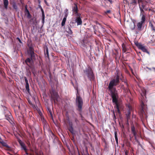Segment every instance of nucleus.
<instances>
[{
  "label": "nucleus",
  "instance_id": "4d7b16f0",
  "mask_svg": "<svg viewBox=\"0 0 155 155\" xmlns=\"http://www.w3.org/2000/svg\"><path fill=\"white\" fill-rule=\"evenodd\" d=\"M154 83H155V81H154Z\"/></svg>",
  "mask_w": 155,
  "mask_h": 155
},
{
  "label": "nucleus",
  "instance_id": "a19ab883",
  "mask_svg": "<svg viewBox=\"0 0 155 155\" xmlns=\"http://www.w3.org/2000/svg\"><path fill=\"white\" fill-rule=\"evenodd\" d=\"M128 151L127 150H126L125 151V155H128Z\"/></svg>",
  "mask_w": 155,
  "mask_h": 155
},
{
  "label": "nucleus",
  "instance_id": "cd10ccee",
  "mask_svg": "<svg viewBox=\"0 0 155 155\" xmlns=\"http://www.w3.org/2000/svg\"><path fill=\"white\" fill-rule=\"evenodd\" d=\"M68 33L70 35H72L73 32L72 30L71 29V28L70 27H68V31H67Z\"/></svg>",
  "mask_w": 155,
  "mask_h": 155
},
{
  "label": "nucleus",
  "instance_id": "ea45409f",
  "mask_svg": "<svg viewBox=\"0 0 155 155\" xmlns=\"http://www.w3.org/2000/svg\"><path fill=\"white\" fill-rule=\"evenodd\" d=\"M41 13H42V14H44V10L43 9L42 7H41Z\"/></svg>",
  "mask_w": 155,
  "mask_h": 155
},
{
  "label": "nucleus",
  "instance_id": "58836bf2",
  "mask_svg": "<svg viewBox=\"0 0 155 155\" xmlns=\"http://www.w3.org/2000/svg\"><path fill=\"white\" fill-rule=\"evenodd\" d=\"M25 11L26 12L28 13V15H30V13H29V11L27 9V7H25Z\"/></svg>",
  "mask_w": 155,
  "mask_h": 155
},
{
  "label": "nucleus",
  "instance_id": "a18cd8bd",
  "mask_svg": "<svg viewBox=\"0 0 155 155\" xmlns=\"http://www.w3.org/2000/svg\"><path fill=\"white\" fill-rule=\"evenodd\" d=\"M146 68H147V69H148V70H151V69L150 68H149V67H146Z\"/></svg>",
  "mask_w": 155,
  "mask_h": 155
},
{
  "label": "nucleus",
  "instance_id": "6e6d98bb",
  "mask_svg": "<svg viewBox=\"0 0 155 155\" xmlns=\"http://www.w3.org/2000/svg\"><path fill=\"white\" fill-rule=\"evenodd\" d=\"M145 94V92L143 93V94H144H144Z\"/></svg>",
  "mask_w": 155,
  "mask_h": 155
},
{
  "label": "nucleus",
  "instance_id": "49530a36",
  "mask_svg": "<svg viewBox=\"0 0 155 155\" xmlns=\"http://www.w3.org/2000/svg\"><path fill=\"white\" fill-rule=\"evenodd\" d=\"M125 83V84H126V85H127V87H128V84L127 83V82H124Z\"/></svg>",
  "mask_w": 155,
  "mask_h": 155
},
{
  "label": "nucleus",
  "instance_id": "4be33fe9",
  "mask_svg": "<svg viewBox=\"0 0 155 155\" xmlns=\"http://www.w3.org/2000/svg\"><path fill=\"white\" fill-rule=\"evenodd\" d=\"M0 143H1L3 146L5 147L6 148H10V147L8 146L7 144L3 141H0Z\"/></svg>",
  "mask_w": 155,
  "mask_h": 155
},
{
  "label": "nucleus",
  "instance_id": "473e14b6",
  "mask_svg": "<svg viewBox=\"0 0 155 155\" xmlns=\"http://www.w3.org/2000/svg\"><path fill=\"white\" fill-rule=\"evenodd\" d=\"M69 130L72 134L74 133V129L72 126H71L69 128Z\"/></svg>",
  "mask_w": 155,
  "mask_h": 155
},
{
  "label": "nucleus",
  "instance_id": "c756f323",
  "mask_svg": "<svg viewBox=\"0 0 155 155\" xmlns=\"http://www.w3.org/2000/svg\"><path fill=\"white\" fill-rule=\"evenodd\" d=\"M64 13L65 14V17H67L68 15V10L67 9H65L64 11Z\"/></svg>",
  "mask_w": 155,
  "mask_h": 155
},
{
  "label": "nucleus",
  "instance_id": "f8f14e48",
  "mask_svg": "<svg viewBox=\"0 0 155 155\" xmlns=\"http://www.w3.org/2000/svg\"><path fill=\"white\" fill-rule=\"evenodd\" d=\"M18 143L21 146L22 149L24 150L25 151L27 150L26 146L25 144L21 140H19L18 141Z\"/></svg>",
  "mask_w": 155,
  "mask_h": 155
},
{
  "label": "nucleus",
  "instance_id": "393cba45",
  "mask_svg": "<svg viewBox=\"0 0 155 155\" xmlns=\"http://www.w3.org/2000/svg\"><path fill=\"white\" fill-rule=\"evenodd\" d=\"M67 18V17H64L63 18L61 24V25L62 26H63L64 25L65 22L66 21Z\"/></svg>",
  "mask_w": 155,
  "mask_h": 155
},
{
  "label": "nucleus",
  "instance_id": "e433bc0d",
  "mask_svg": "<svg viewBox=\"0 0 155 155\" xmlns=\"http://www.w3.org/2000/svg\"><path fill=\"white\" fill-rule=\"evenodd\" d=\"M24 78L25 79V82L26 83V84H28V80H27V79L26 78V77H25Z\"/></svg>",
  "mask_w": 155,
  "mask_h": 155
},
{
  "label": "nucleus",
  "instance_id": "4468645a",
  "mask_svg": "<svg viewBox=\"0 0 155 155\" xmlns=\"http://www.w3.org/2000/svg\"><path fill=\"white\" fill-rule=\"evenodd\" d=\"M75 21L77 23V25H81L82 24V21L80 17H76L75 18Z\"/></svg>",
  "mask_w": 155,
  "mask_h": 155
},
{
  "label": "nucleus",
  "instance_id": "f3484780",
  "mask_svg": "<svg viewBox=\"0 0 155 155\" xmlns=\"http://www.w3.org/2000/svg\"><path fill=\"white\" fill-rule=\"evenodd\" d=\"M3 4L5 8L6 9L8 8V0H3Z\"/></svg>",
  "mask_w": 155,
  "mask_h": 155
},
{
  "label": "nucleus",
  "instance_id": "9d476101",
  "mask_svg": "<svg viewBox=\"0 0 155 155\" xmlns=\"http://www.w3.org/2000/svg\"><path fill=\"white\" fill-rule=\"evenodd\" d=\"M140 11V17L141 18L146 19V15L144 11V8L141 7L139 6Z\"/></svg>",
  "mask_w": 155,
  "mask_h": 155
},
{
  "label": "nucleus",
  "instance_id": "5701e85b",
  "mask_svg": "<svg viewBox=\"0 0 155 155\" xmlns=\"http://www.w3.org/2000/svg\"><path fill=\"white\" fill-rule=\"evenodd\" d=\"M73 11L74 13L78 11V6L76 4H74V6L73 8Z\"/></svg>",
  "mask_w": 155,
  "mask_h": 155
},
{
  "label": "nucleus",
  "instance_id": "bb28decb",
  "mask_svg": "<svg viewBox=\"0 0 155 155\" xmlns=\"http://www.w3.org/2000/svg\"><path fill=\"white\" fill-rule=\"evenodd\" d=\"M137 0H131L130 4L134 5H137Z\"/></svg>",
  "mask_w": 155,
  "mask_h": 155
},
{
  "label": "nucleus",
  "instance_id": "f03ea898",
  "mask_svg": "<svg viewBox=\"0 0 155 155\" xmlns=\"http://www.w3.org/2000/svg\"><path fill=\"white\" fill-rule=\"evenodd\" d=\"M28 53L30 57V58H28L25 60V63L29 67L31 65V61L35 59V53L34 52V49L32 46V42L30 41L28 44Z\"/></svg>",
  "mask_w": 155,
  "mask_h": 155
},
{
  "label": "nucleus",
  "instance_id": "412c9836",
  "mask_svg": "<svg viewBox=\"0 0 155 155\" xmlns=\"http://www.w3.org/2000/svg\"><path fill=\"white\" fill-rule=\"evenodd\" d=\"M44 54L45 57L49 58V55L48 52V49L47 47H46V51H45Z\"/></svg>",
  "mask_w": 155,
  "mask_h": 155
},
{
  "label": "nucleus",
  "instance_id": "423d86ee",
  "mask_svg": "<svg viewBox=\"0 0 155 155\" xmlns=\"http://www.w3.org/2000/svg\"><path fill=\"white\" fill-rule=\"evenodd\" d=\"M138 2L139 4V6L141 7L144 8L145 11L149 10L150 11V8H148V5L147 4L148 3V1L145 0H138Z\"/></svg>",
  "mask_w": 155,
  "mask_h": 155
},
{
  "label": "nucleus",
  "instance_id": "864d4df0",
  "mask_svg": "<svg viewBox=\"0 0 155 155\" xmlns=\"http://www.w3.org/2000/svg\"><path fill=\"white\" fill-rule=\"evenodd\" d=\"M18 108L19 109H20V106H18Z\"/></svg>",
  "mask_w": 155,
  "mask_h": 155
},
{
  "label": "nucleus",
  "instance_id": "9b49d317",
  "mask_svg": "<svg viewBox=\"0 0 155 155\" xmlns=\"http://www.w3.org/2000/svg\"><path fill=\"white\" fill-rule=\"evenodd\" d=\"M5 117L6 120H8L10 123L12 124V123L13 122L12 121L13 118L10 112L9 113L8 115H5Z\"/></svg>",
  "mask_w": 155,
  "mask_h": 155
},
{
  "label": "nucleus",
  "instance_id": "2eb2a0df",
  "mask_svg": "<svg viewBox=\"0 0 155 155\" xmlns=\"http://www.w3.org/2000/svg\"><path fill=\"white\" fill-rule=\"evenodd\" d=\"M150 41H149V43H151L155 42V37L153 35H151L149 37Z\"/></svg>",
  "mask_w": 155,
  "mask_h": 155
},
{
  "label": "nucleus",
  "instance_id": "20e7f679",
  "mask_svg": "<svg viewBox=\"0 0 155 155\" xmlns=\"http://www.w3.org/2000/svg\"><path fill=\"white\" fill-rule=\"evenodd\" d=\"M78 91L77 90L76 97V103L78 107V110L81 112L82 110V107L83 105V101L82 98L79 96H78Z\"/></svg>",
  "mask_w": 155,
  "mask_h": 155
},
{
  "label": "nucleus",
  "instance_id": "c03bdc74",
  "mask_svg": "<svg viewBox=\"0 0 155 155\" xmlns=\"http://www.w3.org/2000/svg\"><path fill=\"white\" fill-rule=\"evenodd\" d=\"M17 39H18V41L20 43H22V42H21V40H20V38H17Z\"/></svg>",
  "mask_w": 155,
  "mask_h": 155
},
{
  "label": "nucleus",
  "instance_id": "1a4fd4ad",
  "mask_svg": "<svg viewBox=\"0 0 155 155\" xmlns=\"http://www.w3.org/2000/svg\"><path fill=\"white\" fill-rule=\"evenodd\" d=\"M59 97L58 94L55 91H53L51 94V100H53L54 102L55 103V101H58V99Z\"/></svg>",
  "mask_w": 155,
  "mask_h": 155
},
{
  "label": "nucleus",
  "instance_id": "09e8293b",
  "mask_svg": "<svg viewBox=\"0 0 155 155\" xmlns=\"http://www.w3.org/2000/svg\"><path fill=\"white\" fill-rule=\"evenodd\" d=\"M49 112L50 114L51 115H52V112H51V110H49Z\"/></svg>",
  "mask_w": 155,
  "mask_h": 155
},
{
  "label": "nucleus",
  "instance_id": "7ed1b4c3",
  "mask_svg": "<svg viewBox=\"0 0 155 155\" xmlns=\"http://www.w3.org/2000/svg\"><path fill=\"white\" fill-rule=\"evenodd\" d=\"M84 73L91 81L94 80L95 77L93 70L89 66L85 68L84 70Z\"/></svg>",
  "mask_w": 155,
  "mask_h": 155
},
{
  "label": "nucleus",
  "instance_id": "ddd939ff",
  "mask_svg": "<svg viewBox=\"0 0 155 155\" xmlns=\"http://www.w3.org/2000/svg\"><path fill=\"white\" fill-rule=\"evenodd\" d=\"M131 129L132 134L134 136L135 138H136V135L137 134V133L136 131L135 128L133 125L131 126Z\"/></svg>",
  "mask_w": 155,
  "mask_h": 155
},
{
  "label": "nucleus",
  "instance_id": "6ab92c4d",
  "mask_svg": "<svg viewBox=\"0 0 155 155\" xmlns=\"http://www.w3.org/2000/svg\"><path fill=\"white\" fill-rule=\"evenodd\" d=\"M130 114L131 113L130 111L128 112L126 114V119L127 120V124H128V121L130 119Z\"/></svg>",
  "mask_w": 155,
  "mask_h": 155
},
{
  "label": "nucleus",
  "instance_id": "a878e982",
  "mask_svg": "<svg viewBox=\"0 0 155 155\" xmlns=\"http://www.w3.org/2000/svg\"><path fill=\"white\" fill-rule=\"evenodd\" d=\"M30 68L31 67H26V71L28 75H31V72L30 70Z\"/></svg>",
  "mask_w": 155,
  "mask_h": 155
},
{
  "label": "nucleus",
  "instance_id": "6e6552de",
  "mask_svg": "<svg viewBox=\"0 0 155 155\" xmlns=\"http://www.w3.org/2000/svg\"><path fill=\"white\" fill-rule=\"evenodd\" d=\"M141 21L137 23V30L139 31H141L142 30L143 25L144 24L146 20V19L140 18Z\"/></svg>",
  "mask_w": 155,
  "mask_h": 155
},
{
  "label": "nucleus",
  "instance_id": "a211bd4d",
  "mask_svg": "<svg viewBox=\"0 0 155 155\" xmlns=\"http://www.w3.org/2000/svg\"><path fill=\"white\" fill-rule=\"evenodd\" d=\"M149 26L150 28L152 31L155 32V27L154 26L151 21L149 22Z\"/></svg>",
  "mask_w": 155,
  "mask_h": 155
},
{
  "label": "nucleus",
  "instance_id": "8fccbe9b",
  "mask_svg": "<svg viewBox=\"0 0 155 155\" xmlns=\"http://www.w3.org/2000/svg\"><path fill=\"white\" fill-rule=\"evenodd\" d=\"M133 25H134V27H133V28L132 29V30L134 29L135 28V25L134 24H133Z\"/></svg>",
  "mask_w": 155,
  "mask_h": 155
},
{
  "label": "nucleus",
  "instance_id": "5fc2aeb1",
  "mask_svg": "<svg viewBox=\"0 0 155 155\" xmlns=\"http://www.w3.org/2000/svg\"><path fill=\"white\" fill-rule=\"evenodd\" d=\"M124 144H123L122 145V147H124Z\"/></svg>",
  "mask_w": 155,
  "mask_h": 155
},
{
  "label": "nucleus",
  "instance_id": "72a5a7b5",
  "mask_svg": "<svg viewBox=\"0 0 155 155\" xmlns=\"http://www.w3.org/2000/svg\"><path fill=\"white\" fill-rule=\"evenodd\" d=\"M101 25V29L103 33L105 32L106 31L105 28H104V27L102 26L101 25Z\"/></svg>",
  "mask_w": 155,
  "mask_h": 155
},
{
  "label": "nucleus",
  "instance_id": "0eeeda50",
  "mask_svg": "<svg viewBox=\"0 0 155 155\" xmlns=\"http://www.w3.org/2000/svg\"><path fill=\"white\" fill-rule=\"evenodd\" d=\"M135 45L139 49L141 50L143 52H146L149 54H150L149 52L148 51L146 47L143 46L141 43L137 42L135 43Z\"/></svg>",
  "mask_w": 155,
  "mask_h": 155
},
{
  "label": "nucleus",
  "instance_id": "aec40b11",
  "mask_svg": "<svg viewBox=\"0 0 155 155\" xmlns=\"http://www.w3.org/2000/svg\"><path fill=\"white\" fill-rule=\"evenodd\" d=\"M12 6L14 9L17 11L18 9V7L15 2H13L12 3Z\"/></svg>",
  "mask_w": 155,
  "mask_h": 155
},
{
  "label": "nucleus",
  "instance_id": "c85d7f7f",
  "mask_svg": "<svg viewBox=\"0 0 155 155\" xmlns=\"http://www.w3.org/2000/svg\"><path fill=\"white\" fill-rule=\"evenodd\" d=\"M45 15L44 14H42V18H41V22L43 24H44L45 22Z\"/></svg>",
  "mask_w": 155,
  "mask_h": 155
},
{
  "label": "nucleus",
  "instance_id": "603ef678",
  "mask_svg": "<svg viewBox=\"0 0 155 155\" xmlns=\"http://www.w3.org/2000/svg\"><path fill=\"white\" fill-rule=\"evenodd\" d=\"M80 115H81V117H82V115L81 114V113H80Z\"/></svg>",
  "mask_w": 155,
  "mask_h": 155
},
{
  "label": "nucleus",
  "instance_id": "2f4dec72",
  "mask_svg": "<svg viewBox=\"0 0 155 155\" xmlns=\"http://www.w3.org/2000/svg\"><path fill=\"white\" fill-rule=\"evenodd\" d=\"M114 134H115V140H116V141L117 143V144L118 142V138H117V133L116 131L115 132Z\"/></svg>",
  "mask_w": 155,
  "mask_h": 155
},
{
  "label": "nucleus",
  "instance_id": "7c9ffc66",
  "mask_svg": "<svg viewBox=\"0 0 155 155\" xmlns=\"http://www.w3.org/2000/svg\"><path fill=\"white\" fill-rule=\"evenodd\" d=\"M25 88L26 91L29 93V84H26Z\"/></svg>",
  "mask_w": 155,
  "mask_h": 155
},
{
  "label": "nucleus",
  "instance_id": "79ce46f5",
  "mask_svg": "<svg viewBox=\"0 0 155 155\" xmlns=\"http://www.w3.org/2000/svg\"><path fill=\"white\" fill-rule=\"evenodd\" d=\"M113 114H114V118L115 119L116 118V116L115 114V113L114 110L113 111Z\"/></svg>",
  "mask_w": 155,
  "mask_h": 155
},
{
  "label": "nucleus",
  "instance_id": "39448f33",
  "mask_svg": "<svg viewBox=\"0 0 155 155\" xmlns=\"http://www.w3.org/2000/svg\"><path fill=\"white\" fill-rule=\"evenodd\" d=\"M145 106L143 103L141 105V108L139 112L140 117L141 121L143 122L145 120H147V114L144 111L145 110L144 107Z\"/></svg>",
  "mask_w": 155,
  "mask_h": 155
},
{
  "label": "nucleus",
  "instance_id": "37998d69",
  "mask_svg": "<svg viewBox=\"0 0 155 155\" xmlns=\"http://www.w3.org/2000/svg\"><path fill=\"white\" fill-rule=\"evenodd\" d=\"M110 10H108L106 11V13H110Z\"/></svg>",
  "mask_w": 155,
  "mask_h": 155
},
{
  "label": "nucleus",
  "instance_id": "3c124183",
  "mask_svg": "<svg viewBox=\"0 0 155 155\" xmlns=\"http://www.w3.org/2000/svg\"><path fill=\"white\" fill-rule=\"evenodd\" d=\"M41 7H42L40 5H39V8L41 9Z\"/></svg>",
  "mask_w": 155,
  "mask_h": 155
},
{
  "label": "nucleus",
  "instance_id": "4c0bfd02",
  "mask_svg": "<svg viewBox=\"0 0 155 155\" xmlns=\"http://www.w3.org/2000/svg\"><path fill=\"white\" fill-rule=\"evenodd\" d=\"M128 108H129V110H128V112L130 111V112L131 113V112L132 110L131 107V106H128Z\"/></svg>",
  "mask_w": 155,
  "mask_h": 155
},
{
  "label": "nucleus",
  "instance_id": "b1692460",
  "mask_svg": "<svg viewBox=\"0 0 155 155\" xmlns=\"http://www.w3.org/2000/svg\"><path fill=\"white\" fill-rule=\"evenodd\" d=\"M124 143L126 145L127 147H130V142L127 140H125L124 141Z\"/></svg>",
  "mask_w": 155,
  "mask_h": 155
},
{
  "label": "nucleus",
  "instance_id": "de8ad7c7",
  "mask_svg": "<svg viewBox=\"0 0 155 155\" xmlns=\"http://www.w3.org/2000/svg\"><path fill=\"white\" fill-rule=\"evenodd\" d=\"M27 150H26V151H25V153H26V154L27 155H28V153L27 152Z\"/></svg>",
  "mask_w": 155,
  "mask_h": 155
},
{
  "label": "nucleus",
  "instance_id": "f257e3e1",
  "mask_svg": "<svg viewBox=\"0 0 155 155\" xmlns=\"http://www.w3.org/2000/svg\"><path fill=\"white\" fill-rule=\"evenodd\" d=\"M120 74L118 72L117 73L116 76L114 77V78L111 79L109 84L108 89L110 91V96L112 98V102L115 104L116 107L117 112L119 114H121L120 109L121 106L118 102V96L117 91L115 87H114L118 85L120 83L119 81Z\"/></svg>",
  "mask_w": 155,
  "mask_h": 155
},
{
  "label": "nucleus",
  "instance_id": "f704fd0d",
  "mask_svg": "<svg viewBox=\"0 0 155 155\" xmlns=\"http://www.w3.org/2000/svg\"><path fill=\"white\" fill-rule=\"evenodd\" d=\"M77 16L76 17H80L81 14L78 13V11L74 13Z\"/></svg>",
  "mask_w": 155,
  "mask_h": 155
},
{
  "label": "nucleus",
  "instance_id": "c9c22d12",
  "mask_svg": "<svg viewBox=\"0 0 155 155\" xmlns=\"http://www.w3.org/2000/svg\"><path fill=\"white\" fill-rule=\"evenodd\" d=\"M75 122L76 124L78 125L79 124V120L77 118H75L74 119Z\"/></svg>",
  "mask_w": 155,
  "mask_h": 155
},
{
  "label": "nucleus",
  "instance_id": "dca6fc26",
  "mask_svg": "<svg viewBox=\"0 0 155 155\" xmlns=\"http://www.w3.org/2000/svg\"><path fill=\"white\" fill-rule=\"evenodd\" d=\"M122 48L123 52L124 53L126 52L127 51V48L126 45L124 43H123L122 45Z\"/></svg>",
  "mask_w": 155,
  "mask_h": 155
}]
</instances>
